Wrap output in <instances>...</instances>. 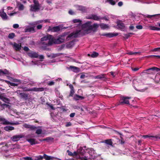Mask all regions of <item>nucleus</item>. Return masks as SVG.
<instances>
[{
	"label": "nucleus",
	"instance_id": "60",
	"mask_svg": "<svg viewBox=\"0 0 160 160\" xmlns=\"http://www.w3.org/2000/svg\"><path fill=\"white\" fill-rule=\"evenodd\" d=\"M110 73L113 76V77H115L116 75V73L115 72L112 71L110 72Z\"/></svg>",
	"mask_w": 160,
	"mask_h": 160
},
{
	"label": "nucleus",
	"instance_id": "63",
	"mask_svg": "<svg viewBox=\"0 0 160 160\" xmlns=\"http://www.w3.org/2000/svg\"><path fill=\"white\" fill-rule=\"evenodd\" d=\"M25 160H33L31 157H26L24 158Z\"/></svg>",
	"mask_w": 160,
	"mask_h": 160
},
{
	"label": "nucleus",
	"instance_id": "59",
	"mask_svg": "<svg viewBox=\"0 0 160 160\" xmlns=\"http://www.w3.org/2000/svg\"><path fill=\"white\" fill-rule=\"evenodd\" d=\"M55 82L52 81L48 83V85L49 86H52L54 84Z\"/></svg>",
	"mask_w": 160,
	"mask_h": 160
},
{
	"label": "nucleus",
	"instance_id": "7",
	"mask_svg": "<svg viewBox=\"0 0 160 160\" xmlns=\"http://www.w3.org/2000/svg\"><path fill=\"white\" fill-rule=\"evenodd\" d=\"M118 35L117 33H114L112 32H109L108 33H103L101 35L102 36H106L109 38H111L114 37Z\"/></svg>",
	"mask_w": 160,
	"mask_h": 160
},
{
	"label": "nucleus",
	"instance_id": "52",
	"mask_svg": "<svg viewBox=\"0 0 160 160\" xmlns=\"http://www.w3.org/2000/svg\"><path fill=\"white\" fill-rule=\"evenodd\" d=\"M48 105L49 107L52 109V110H55V108L53 107V106L50 104H47Z\"/></svg>",
	"mask_w": 160,
	"mask_h": 160
},
{
	"label": "nucleus",
	"instance_id": "25",
	"mask_svg": "<svg viewBox=\"0 0 160 160\" xmlns=\"http://www.w3.org/2000/svg\"><path fill=\"white\" fill-rule=\"evenodd\" d=\"M4 129L5 131L9 132L10 131L14 130V128L11 126H6L4 127Z\"/></svg>",
	"mask_w": 160,
	"mask_h": 160
},
{
	"label": "nucleus",
	"instance_id": "5",
	"mask_svg": "<svg viewBox=\"0 0 160 160\" xmlns=\"http://www.w3.org/2000/svg\"><path fill=\"white\" fill-rule=\"evenodd\" d=\"M0 121H2V122L1 123V124L3 125H17L18 124V123H13L11 122H9L7 120L5 119L2 118H0Z\"/></svg>",
	"mask_w": 160,
	"mask_h": 160
},
{
	"label": "nucleus",
	"instance_id": "16",
	"mask_svg": "<svg viewBox=\"0 0 160 160\" xmlns=\"http://www.w3.org/2000/svg\"><path fill=\"white\" fill-rule=\"evenodd\" d=\"M10 107V106L9 105L5 103H2V102L0 101V110H2L6 108H9Z\"/></svg>",
	"mask_w": 160,
	"mask_h": 160
},
{
	"label": "nucleus",
	"instance_id": "61",
	"mask_svg": "<svg viewBox=\"0 0 160 160\" xmlns=\"http://www.w3.org/2000/svg\"><path fill=\"white\" fill-rule=\"evenodd\" d=\"M23 50L26 52H28L29 50V48L28 47L25 46L23 48Z\"/></svg>",
	"mask_w": 160,
	"mask_h": 160
},
{
	"label": "nucleus",
	"instance_id": "51",
	"mask_svg": "<svg viewBox=\"0 0 160 160\" xmlns=\"http://www.w3.org/2000/svg\"><path fill=\"white\" fill-rule=\"evenodd\" d=\"M149 28L151 30H156V27L155 26H149Z\"/></svg>",
	"mask_w": 160,
	"mask_h": 160
},
{
	"label": "nucleus",
	"instance_id": "42",
	"mask_svg": "<svg viewBox=\"0 0 160 160\" xmlns=\"http://www.w3.org/2000/svg\"><path fill=\"white\" fill-rule=\"evenodd\" d=\"M98 55V53L95 52H93L91 55V57L92 58H95L97 57Z\"/></svg>",
	"mask_w": 160,
	"mask_h": 160
},
{
	"label": "nucleus",
	"instance_id": "55",
	"mask_svg": "<svg viewBox=\"0 0 160 160\" xmlns=\"http://www.w3.org/2000/svg\"><path fill=\"white\" fill-rule=\"evenodd\" d=\"M2 100L5 102H7V101H9V99L5 97H3Z\"/></svg>",
	"mask_w": 160,
	"mask_h": 160
},
{
	"label": "nucleus",
	"instance_id": "12",
	"mask_svg": "<svg viewBox=\"0 0 160 160\" xmlns=\"http://www.w3.org/2000/svg\"><path fill=\"white\" fill-rule=\"evenodd\" d=\"M25 32H29L30 33H34L35 32V31L34 27H31L30 26H28L25 29Z\"/></svg>",
	"mask_w": 160,
	"mask_h": 160
},
{
	"label": "nucleus",
	"instance_id": "11",
	"mask_svg": "<svg viewBox=\"0 0 160 160\" xmlns=\"http://www.w3.org/2000/svg\"><path fill=\"white\" fill-rule=\"evenodd\" d=\"M69 87L70 90L69 95L67 96L68 98H69L70 97H72L75 92L74 87L71 84L69 85Z\"/></svg>",
	"mask_w": 160,
	"mask_h": 160
},
{
	"label": "nucleus",
	"instance_id": "23",
	"mask_svg": "<svg viewBox=\"0 0 160 160\" xmlns=\"http://www.w3.org/2000/svg\"><path fill=\"white\" fill-rule=\"evenodd\" d=\"M52 37V35L50 34L47 35L46 36H44L41 39V41H47L48 39H50V38Z\"/></svg>",
	"mask_w": 160,
	"mask_h": 160
},
{
	"label": "nucleus",
	"instance_id": "22",
	"mask_svg": "<svg viewBox=\"0 0 160 160\" xmlns=\"http://www.w3.org/2000/svg\"><path fill=\"white\" fill-rule=\"evenodd\" d=\"M85 98L84 97L80 96L78 94L75 95L73 98V99L75 101H78L80 100H83Z\"/></svg>",
	"mask_w": 160,
	"mask_h": 160
},
{
	"label": "nucleus",
	"instance_id": "4",
	"mask_svg": "<svg viewBox=\"0 0 160 160\" xmlns=\"http://www.w3.org/2000/svg\"><path fill=\"white\" fill-rule=\"evenodd\" d=\"M159 68L156 67H153L152 68H150L147 69L145 70L146 72H144L145 73L146 75H148V74H154L156 72H158L159 71Z\"/></svg>",
	"mask_w": 160,
	"mask_h": 160
},
{
	"label": "nucleus",
	"instance_id": "64",
	"mask_svg": "<svg viewBox=\"0 0 160 160\" xmlns=\"http://www.w3.org/2000/svg\"><path fill=\"white\" fill-rule=\"evenodd\" d=\"M75 115V112H73L71 113L70 115V117L71 118H73L74 117Z\"/></svg>",
	"mask_w": 160,
	"mask_h": 160
},
{
	"label": "nucleus",
	"instance_id": "53",
	"mask_svg": "<svg viewBox=\"0 0 160 160\" xmlns=\"http://www.w3.org/2000/svg\"><path fill=\"white\" fill-rule=\"evenodd\" d=\"M67 152H68V154L69 156H73L72 153V152L69 151V150H68L67 151Z\"/></svg>",
	"mask_w": 160,
	"mask_h": 160
},
{
	"label": "nucleus",
	"instance_id": "37",
	"mask_svg": "<svg viewBox=\"0 0 160 160\" xmlns=\"http://www.w3.org/2000/svg\"><path fill=\"white\" fill-rule=\"evenodd\" d=\"M148 58H155L157 59H160V56L159 55H149L147 56Z\"/></svg>",
	"mask_w": 160,
	"mask_h": 160
},
{
	"label": "nucleus",
	"instance_id": "20",
	"mask_svg": "<svg viewBox=\"0 0 160 160\" xmlns=\"http://www.w3.org/2000/svg\"><path fill=\"white\" fill-rule=\"evenodd\" d=\"M27 141L30 143L31 145H35L38 143L37 141H35V139L34 138H29L27 139Z\"/></svg>",
	"mask_w": 160,
	"mask_h": 160
},
{
	"label": "nucleus",
	"instance_id": "35",
	"mask_svg": "<svg viewBox=\"0 0 160 160\" xmlns=\"http://www.w3.org/2000/svg\"><path fill=\"white\" fill-rule=\"evenodd\" d=\"M155 80L158 82H160V75L159 74H157L155 76Z\"/></svg>",
	"mask_w": 160,
	"mask_h": 160
},
{
	"label": "nucleus",
	"instance_id": "17",
	"mask_svg": "<svg viewBox=\"0 0 160 160\" xmlns=\"http://www.w3.org/2000/svg\"><path fill=\"white\" fill-rule=\"evenodd\" d=\"M143 137L144 138H152L153 139L152 140H154L155 141H156L158 139H160V138L159 137L157 136H152V135H145L143 136Z\"/></svg>",
	"mask_w": 160,
	"mask_h": 160
},
{
	"label": "nucleus",
	"instance_id": "1",
	"mask_svg": "<svg viewBox=\"0 0 160 160\" xmlns=\"http://www.w3.org/2000/svg\"><path fill=\"white\" fill-rule=\"evenodd\" d=\"M92 23L91 21H88L82 24V28H88L82 32L80 30H77L75 32L71 33L69 34L67 38L73 37L75 38L80 37L81 36H82L90 33V31L93 32H96L99 27L98 24L97 23H94L93 25H91Z\"/></svg>",
	"mask_w": 160,
	"mask_h": 160
},
{
	"label": "nucleus",
	"instance_id": "18",
	"mask_svg": "<svg viewBox=\"0 0 160 160\" xmlns=\"http://www.w3.org/2000/svg\"><path fill=\"white\" fill-rule=\"evenodd\" d=\"M95 78L98 79H103L104 80L107 79L106 75L105 74H101L95 77Z\"/></svg>",
	"mask_w": 160,
	"mask_h": 160
},
{
	"label": "nucleus",
	"instance_id": "26",
	"mask_svg": "<svg viewBox=\"0 0 160 160\" xmlns=\"http://www.w3.org/2000/svg\"><path fill=\"white\" fill-rule=\"evenodd\" d=\"M92 19L94 20L98 21L101 19H103V18L101 17L100 16H98L97 15L92 14Z\"/></svg>",
	"mask_w": 160,
	"mask_h": 160
},
{
	"label": "nucleus",
	"instance_id": "49",
	"mask_svg": "<svg viewBox=\"0 0 160 160\" xmlns=\"http://www.w3.org/2000/svg\"><path fill=\"white\" fill-rule=\"evenodd\" d=\"M37 159L39 160H42L43 158H44L43 155L42 156L41 155H39L36 157Z\"/></svg>",
	"mask_w": 160,
	"mask_h": 160
},
{
	"label": "nucleus",
	"instance_id": "10",
	"mask_svg": "<svg viewBox=\"0 0 160 160\" xmlns=\"http://www.w3.org/2000/svg\"><path fill=\"white\" fill-rule=\"evenodd\" d=\"M30 10L33 12H36L39 10L40 6L36 5H31L30 6Z\"/></svg>",
	"mask_w": 160,
	"mask_h": 160
},
{
	"label": "nucleus",
	"instance_id": "3",
	"mask_svg": "<svg viewBox=\"0 0 160 160\" xmlns=\"http://www.w3.org/2000/svg\"><path fill=\"white\" fill-rule=\"evenodd\" d=\"M131 98V97H129L122 96L119 102V105H122L124 104L129 105L130 103L128 99Z\"/></svg>",
	"mask_w": 160,
	"mask_h": 160
},
{
	"label": "nucleus",
	"instance_id": "9",
	"mask_svg": "<svg viewBox=\"0 0 160 160\" xmlns=\"http://www.w3.org/2000/svg\"><path fill=\"white\" fill-rule=\"evenodd\" d=\"M27 54L31 58H38L39 57V55L37 53L33 51H30L28 52Z\"/></svg>",
	"mask_w": 160,
	"mask_h": 160
},
{
	"label": "nucleus",
	"instance_id": "47",
	"mask_svg": "<svg viewBox=\"0 0 160 160\" xmlns=\"http://www.w3.org/2000/svg\"><path fill=\"white\" fill-rule=\"evenodd\" d=\"M33 2L34 3V5L40 6V5L39 3V2L38 0H33Z\"/></svg>",
	"mask_w": 160,
	"mask_h": 160
},
{
	"label": "nucleus",
	"instance_id": "38",
	"mask_svg": "<svg viewBox=\"0 0 160 160\" xmlns=\"http://www.w3.org/2000/svg\"><path fill=\"white\" fill-rule=\"evenodd\" d=\"M40 44L45 46V47L48 46V42L46 41H40Z\"/></svg>",
	"mask_w": 160,
	"mask_h": 160
},
{
	"label": "nucleus",
	"instance_id": "27",
	"mask_svg": "<svg viewBox=\"0 0 160 160\" xmlns=\"http://www.w3.org/2000/svg\"><path fill=\"white\" fill-rule=\"evenodd\" d=\"M74 44V41H72L67 43L66 47L67 48H70L72 47Z\"/></svg>",
	"mask_w": 160,
	"mask_h": 160
},
{
	"label": "nucleus",
	"instance_id": "56",
	"mask_svg": "<svg viewBox=\"0 0 160 160\" xmlns=\"http://www.w3.org/2000/svg\"><path fill=\"white\" fill-rule=\"evenodd\" d=\"M19 27V25L18 24H14L13 25V28H18Z\"/></svg>",
	"mask_w": 160,
	"mask_h": 160
},
{
	"label": "nucleus",
	"instance_id": "58",
	"mask_svg": "<svg viewBox=\"0 0 160 160\" xmlns=\"http://www.w3.org/2000/svg\"><path fill=\"white\" fill-rule=\"evenodd\" d=\"M136 28L138 29H141L142 28V26L141 25H137Z\"/></svg>",
	"mask_w": 160,
	"mask_h": 160
},
{
	"label": "nucleus",
	"instance_id": "13",
	"mask_svg": "<svg viewBox=\"0 0 160 160\" xmlns=\"http://www.w3.org/2000/svg\"><path fill=\"white\" fill-rule=\"evenodd\" d=\"M0 16L3 20H6L8 19V17L3 10L0 11Z\"/></svg>",
	"mask_w": 160,
	"mask_h": 160
},
{
	"label": "nucleus",
	"instance_id": "48",
	"mask_svg": "<svg viewBox=\"0 0 160 160\" xmlns=\"http://www.w3.org/2000/svg\"><path fill=\"white\" fill-rule=\"evenodd\" d=\"M153 52H160V48H157L153 49L152 50Z\"/></svg>",
	"mask_w": 160,
	"mask_h": 160
},
{
	"label": "nucleus",
	"instance_id": "44",
	"mask_svg": "<svg viewBox=\"0 0 160 160\" xmlns=\"http://www.w3.org/2000/svg\"><path fill=\"white\" fill-rule=\"evenodd\" d=\"M42 132V129H38L36 131V133L39 135L41 134Z\"/></svg>",
	"mask_w": 160,
	"mask_h": 160
},
{
	"label": "nucleus",
	"instance_id": "14",
	"mask_svg": "<svg viewBox=\"0 0 160 160\" xmlns=\"http://www.w3.org/2000/svg\"><path fill=\"white\" fill-rule=\"evenodd\" d=\"M117 24L118 28L119 29L122 30L125 27L124 24L122 22L120 21H118Z\"/></svg>",
	"mask_w": 160,
	"mask_h": 160
},
{
	"label": "nucleus",
	"instance_id": "46",
	"mask_svg": "<svg viewBox=\"0 0 160 160\" xmlns=\"http://www.w3.org/2000/svg\"><path fill=\"white\" fill-rule=\"evenodd\" d=\"M108 2H109V3L112 5H114L116 2H115L113 0H107Z\"/></svg>",
	"mask_w": 160,
	"mask_h": 160
},
{
	"label": "nucleus",
	"instance_id": "29",
	"mask_svg": "<svg viewBox=\"0 0 160 160\" xmlns=\"http://www.w3.org/2000/svg\"><path fill=\"white\" fill-rule=\"evenodd\" d=\"M160 16V14H157L153 15H148L146 16L145 17H146L148 18L152 19L153 18H156L157 16Z\"/></svg>",
	"mask_w": 160,
	"mask_h": 160
},
{
	"label": "nucleus",
	"instance_id": "24",
	"mask_svg": "<svg viewBox=\"0 0 160 160\" xmlns=\"http://www.w3.org/2000/svg\"><path fill=\"white\" fill-rule=\"evenodd\" d=\"M44 89L43 88H36L34 87L32 88V91L42 92L43 91Z\"/></svg>",
	"mask_w": 160,
	"mask_h": 160
},
{
	"label": "nucleus",
	"instance_id": "36",
	"mask_svg": "<svg viewBox=\"0 0 160 160\" xmlns=\"http://www.w3.org/2000/svg\"><path fill=\"white\" fill-rule=\"evenodd\" d=\"M22 88L23 91H32V88H28L26 87H22Z\"/></svg>",
	"mask_w": 160,
	"mask_h": 160
},
{
	"label": "nucleus",
	"instance_id": "62",
	"mask_svg": "<svg viewBox=\"0 0 160 160\" xmlns=\"http://www.w3.org/2000/svg\"><path fill=\"white\" fill-rule=\"evenodd\" d=\"M120 138H121L120 143L122 144H123L124 143V141L123 139L121 136H120Z\"/></svg>",
	"mask_w": 160,
	"mask_h": 160
},
{
	"label": "nucleus",
	"instance_id": "2",
	"mask_svg": "<svg viewBox=\"0 0 160 160\" xmlns=\"http://www.w3.org/2000/svg\"><path fill=\"white\" fill-rule=\"evenodd\" d=\"M48 46H51L53 43L60 44L63 42L65 39L64 36H59L58 38L57 39L54 38L53 36L50 39H48Z\"/></svg>",
	"mask_w": 160,
	"mask_h": 160
},
{
	"label": "nucleus",
	"instance_id": "6",
	"mask_svg": "<svg viewBox=\"0 0 160 160\" xmlns=\"http://www.w3.org/2000/svg\"><path fill=\"white\" fill-rule=\"evenodd\" d=\"M24 137L23 135L19 134L13 136L11 138V139L13 142H17L19 141L20 138Z\"/></svg>",
	"mask_w": 160,
	"mask_h": 160
},
{
	"label": "nucleus",
	"instance_id": "43",
	"mask_svg": "<svg viewBox=\"0 0 160 160\" xmlns=\"http://www.w3.org/2000/svg\"><path fill=\"white\" fill-rule=\"evenodd\" d=\"M24 9L23 5L21 3H20L18 7V9L19 10H22Z\"/></svg>",
	"mask_w": 160,
	"mask_h": 160
},
{
	"label": "nucleus",
	"instance_id": "8",
	"mask_svg": "<svg viewBox=\"0 0 160 160\" xmlns=\"http://www.w3.org/2000/svg\"><path fill=\"white\" fill-rule=\"evenodd\" d=\"M20 90H18V93H19V95L21 98L25 100H27L28 98L29 94L25 93H20Z\"/></svg>",
	"mask_w": 160,
	"mask_h": 160
},
{
	"label": "nucleus",
	"instance_id": "30",
	"mask_svg": "<svg viewBox=\"0 0 160 160\" xmlns=\"http://www.w3.org/2000/svg\"><path fill=\"white\" fill-rule=\"evenodd\" d=\"M78 10L82 11V12H85L86 10V7L82 6H78Z\"/></svg>",
	"mask_w": 160,
	"mask_h": 160
},
{
	"label": "nucleus",
	"instance_id": "33",
	"mask_svg": "<svg viewBox=\"0 0 160 160\" xmlns=\"http://www.w3.org/2000/svg\"><path fill=\"white\" fill-rule=\"evenodd\" d=\"M100 26L101 27V28L103 29H104L106 28H108V26L105 24L102 23L100 24Z\"/></svg>",
	"mask_w": 160,
	"mask_h": 160
},
{
	"label": "nucleus",
	"instance_id": "19",
	"mask_svg": "<svg viewBox=\"0 0 160 160\" xmlns=\"http://www.w3.org/2000/svg\"><path fill=\"white\" fill-rule=\"evenodd\" d=\"M49 30L53 32H57L60 30V28L59 26L54 27L52 28L49 27Z\"/></svg>",
	"mask_w": 160,
	"mask_h": 160
},
{
	"label": "nucleus",
	"instance_id": "15",
	"mask_svg": "<svg viewBox=\"0 0 160 160\" xmlns=\"http://www.w3.org/2000/svg\"><path fill=\"white\" fill-rule=\"evenodd\" d=\"M69 69H71L72 71L76 73L80 71V69L79 68L74 66H70L69 68Z\"/></svg>",
	"mask_w": 160,
	"mask_h": 160
},
{
	"label": "nucleus",
	"instance_id": "32",
	"mask_svg": "<svg viewBox=\"0 0 160 160\" xmlns=\"http://www.w3.org/2000/svg\"><path fill=\"white\" fill-rule=\"evenodd\" d=\"M78 153L81 155H83L84 154L85 151L82 148L80 147L78 150Z\"/></svg>",
	"mask_w": 160,
	"mask_h": 160
},
{
	"label": "nucleus",
	"instance_id": "45",
	"mask_svg": "<svg viewBox=\"0 0 160 160\" xmlns=\"http://www.w3.org/2000/svg\"><path fill=\"white\" fill-rule=\"evenodd\" d=\"M12 81L14 82H18V83H21V81L20 80L18 79H13L12 80Z\"/></svg>",
	"mask_w": 160,
	"mask_h": 160
},
{
	"label": "nucleus",
	"instance_id": "50",
	"mask_svg": "<svg viewBox=\"0 0 160 160\" xmlns=\"http://www.w3.org/2000/svg\"><path fill=\"white\" fill-rule=\"evenodd\" d=\"M35 126L33 125H30L29 128L30 129L32 130H33L37 128Z\"/></svg>",
	"mask_w": 160,
	"mask_h": 160
},
{
	"label": "nucleus",
	"instance_id": "28",
	"mask_svg": "<svg viewBox=\"0 0 160 160\" xmlns=\"http://www.w3.org/2000/svg\"><path fill=\"white\" fill-rule=\"evenodd\" d=\"M44 158L46 160H53L54 157H52L51 156H48L46 154H43Z\"/></svg>",
	"mask_w": 160,
	"mask_h": 160
},
{
	"label": "nucleus",
	"instance_id": "21",
	"mask_svg": "<svg viewBox=\"0 0 160 160\" xmlns=\"http://www.w3.org/2000/svg\"><path fill=\"white\" fill-rule=\"evenodd\" d=\"M13 47L17 51H20L21 49V44H20L15 42L13 44Z\"/></svg>",
	"mask_w": 160,
	"mask_h": 160
},
{
	"label": "nucleus",
	"instance_id": "40",
	"mask_svg": "<svg viewBox=\"0 0 160 160\" xmlns=\"http://www.w3.org/2000/svg\"><path fill=\"white\" fill-rule=\"evenodd\" d=\"M15 36V33L13 32H12L9 34L8 38L10 39H12Z\"/></svg>",
	"mask_w": 160,
	"mask_h": 160
},
{
	"label": "nucleus",
	"instance_id": "34",
	"mask_svg": "<svg viewBox=\"0 0 160 160\" xmlns=\"http://www.w3.org/2000/svg\"><path fill=\"white\" fill-rule=\"evenodd\" d=\"M73 23H79V25H80L82 23V21L79 19H74L72 21Z\"/></svg>",
	"mask_w": 160,
	"mask_h": 160
},
{
	"label": "nucleus",
	"instance_id": "31",
	"mask_svg": "<svg viewBox=\"0 0 160 160\" xmlns=\"http://www.w3.org/2000/svg\"><path fill=\"white\" fill-rule=\"evenodd\" d=\"M104 142L107 144L112 146V142L111 139H107L104 141Z\"/></svg>",
	"mask_w": 160,
	"mask_h": 160
},
{
	"label": "nucleus",
	"instance_id": "39",
	"mask_svg": "<svg viewBox=\"0 0 160 160\" xmlns=\"http://www.w3.org/2000/svg\"><path fill=\"white\" fill-rule=\"evenodd\" d=\"M2 74L4 75H8V72L6 70L5 71H2L0 69V74Z\"/></svg>",
	"mask_w": 160,
	"mask_h": 160
},
{
	"label": "nucleus",
	"instance_id": "54",
	"mask_svg": "<svg viewBox=\"0 0 160 160\" xmlns=\"http://www.w3.org/2000/svg\"><path fill=\"white\" fill-rule=\"evenodd\" d=\"M10 85L11 86H14V87L18 86V84L14 83L11 82V83L10 84Z\"/></svg>",
	"mask_w": 160,
	"mask_h": 160
},
{
	"label": "nucleus",
	"instance_id": "57",
	"mask_svg": "<svg viewBox=\"0 0 160 160\" xmlns=\"http://www.w3.org/2000/svg\"><path fill=\"white\" fill-rule=\"evenodd\" d=\"M72 125V124L71 123V122H68L66 123V124L65 125V126L66 127H68L71 126Z\"/></svg>",
	"mask_w": 160,
	"mask_h": 160
},
{
	"label": "nucleus",
	"instance_id": "41",
	"mask_svg": "<svg viewBox=\"0 0 160 160\" xmlns=\"http://www.w3.org/2000/svg\"><path fill=\"white\" fill-rule=\"evenodd\" d=\"M134 34L132 33H128L127 34H125V36L126 39H128L129 37H131V35H133Z\"/></svg>",
	"mask_w": 160,
	"mask_h": 160
}]
</instances>
